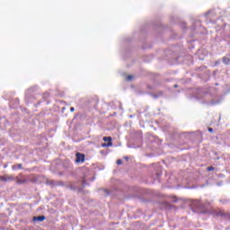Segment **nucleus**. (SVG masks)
Here are the masks:
<instances>
[{"mask_svg":"<svg viewBox=\"0 0 230 230\" xmlns=\"http://www.w3.org/2000/svg\"><path fill=\"white\" fill-rule=\"evenodd\" d=\"M12 170H22V164H16L12 166Z\"/></svg>","mask_w":230,"mask_h":230,"instance_id":"nucleus-7","label":"nucleus"},{"mask_svg":"<svg viewBox=\"0 0 230 230\" xmlns=\"http://www.w3.org/2000/svg\"><path fill=\"white\" fill-rule=\"evenodd\" d=\"M16 182L17 184H26V182H28V179L21 178V175H19L18 177H16Z\"/></svg>","mask_w":230,"mask_h":230,"instance_id":"nucleus-5","label":"nucleus"},{"mask_svg":"<svg viewBox=\"0 0 230 230\" xmlns=\"http://www.w3.org/2000/svg\"><path fill=\"white\" fill-rule=\"evenodd\" d=\"M70 112H75V107L70 108Z\"/></svg>","mask_w":230,"mask_h":230,"instance_id":"nucleus-11","label":"nucleus"},{"mask_svg":"<svg viewBox=\"0 0 230 230\" xmlns=\"http://www.w3.org/2000/svg\"><path fill=\"white\" fill-rule=\"evenodd\" d=\"M128 80H132V75H128Z\"/></svg>","mask_w":230,"mask_h":230,"instance_id":"nucleus-13","label":"nucleus"},{"mask_svg":"<svg viewBox=\"0 0 230 230\" xmlns=\"http://www.w3.org/2000/svg\"><path fill=\"white\" fill-rule=\"evenodd\" d=\"M32 220L33 222H44V220H46V217L45 216L34 217Z\"/></svg>","mask_w":230,"mask_h":230,"instance_id":"nucleus-6","label":"nucleus"},{"mask_svg":"<svg viewBox=\"0 0 230 230\" xmlns=\"http://www.w3.org/2000/svg\"><path fill=\"white\" fill-rule=\"evenodd\" d=\"M103 141L107 143L102 144V148H109V146H112V137H104Z\"/></svg>","mask_w":230,"mask_h":230,"instance_id":"nucleus-1","label":"nucleus"},{"mask_svg":"<svg viewBox=\"0 0 230 230\" xmlns=\"http://www.w3.org/2000/svg\"><path fill=\"white\" fill-rule=\"evenodd\" d=\"M13 175H9V176H0V181L4 182H8V181H14Z\"/></svg>","mask_w":230,"mask_h":230,"instance_id":"nucleus-3","label":"nucleus"},{"mask_svg":"<svg viewBox=\"0 0 230 230\" xmlns=\"http://www.w3.org/2000/svg\"><path fill=\"white\" fill-rule=\"evenodd\" d=\"M217 217H222V218H225L226 220H230L229 213H224V212L220 211L217 214Z\"/></svg>","mask_w":230,"mask_h":230,"instance_id":"nucleus-4","label":"nucleus"},{"mask_svg":"<svg viewBox=\"0 0 230 230\" xmlns=\"http://www.w3.org/2000/svg\"><path fill=\"white\" fill-rule=\"evenodd\" d=\"M223 62L224 64H226V66L230 64V58L227 57H224L223 58Z\"/></svg>","mask_w":230,"mask_h":230,"instance_id":"nucleus-8","label":"nucleus"},{"mask_svg":"<svg viewBox=\"0 0 230 230\" xmlns=\"http://www.w3.org/2000/svg\"><path fill=\"white\" fill-rule=\"evenodd\" d=\"M208 132H213V128H208Z\"/></svg>","mask_w":230,"mask_h":230,"instance_id":"nucleus-12","label":"nucleus"},{"mask_svg":"<svg viewBox=\"0 0 230 230\" xmlns=\"http://www.w3.org/2000/svg\"><path fill=\"white\" fill-rule=\"evenodd\" d=\"M208 172H213L215 170V167L209 166L207 168Z\"/></svg>","mask_w":230,"mask_h":230,"instance_id":"nucleus-9","label":"nucleus"},{"mask_svg":"<svg viewBox=\"0 0 230 230\" xmlns=\"http://www.w3.org/2000/svg\"><path fill=\"white\" fill-rule=\"evenodd\" d=\"M122 163H123V162H122L121 160H119H119H117V164H119H119H121Z\"/></svg>","mask_w":230,"mask_h":230,"instance_id":"nucleus-10","label":"nucleus"},{"mask_svg":"<svg viewBox=\"0 0 230 230\" xmlns=\"http://www.w3.org/2000/svg\"><path fill=\"white\" fill-rule=\"evenodd\" d=\"M75 157L76 163H84V161H85V155L82 153H76Z\"/></svg>","mask_w":230,"mask_h":230,"instance_id":"nucleus-2","label":"nucleus"}]
</instances>
